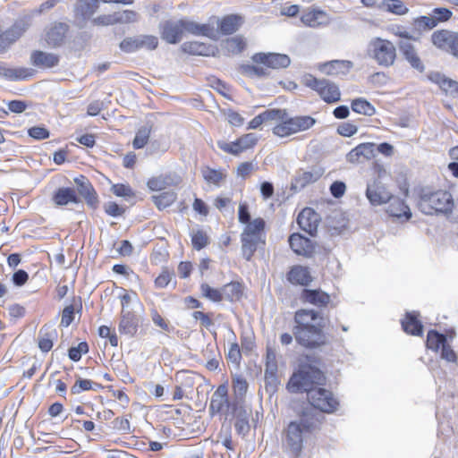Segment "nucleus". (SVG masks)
Returning <instances> with one entry per match:
<instances>
[{"mask_svg":"<svg viewBox=\"0 0 458 458\" xmlns=\"http://www.w3.org/2000/svg\"><path fill=\"white\" fill-rule=\"evenodd\" d=\"M183 20L184 32L194 36H204L212 39H216L217 32L210 24H199L188 19Z\"/></svg>","mask_w":458,"mask_h":458,"instance_id":"obj_25","label":"nucleus"},{"mask_svg":"<svg viewBox=\"0 0 458 458\" xmlns=\"http://www.w3.org/2000/svg\"><path fill=\"white\" fill-rule=\"evenodd\" d=\"M248 383L242 376H236L233 379V389L237 396L242 397L248 390Z\"/></svg>","mask_w":458,"mask_h":458,"instance_id":"obj_60","label":"nucleus"},{"mask_svg":"<svg viewBox=\"0 0 458 458\" xmlns=\"http://www.w3.org/2000/svg\"><path fill=\"white\" fill-rule=\"evenodd\" d=\"M242 23L241 16L236 14H230L225 16L219 23V29L222 34L230 35L234 33Z\"/></svg>","mask_w":458,"mask_h":458,"instance_id":"obj_37","label":"nucleus"},{"mask_svg":"<svg viewBox=\"0 0 458 458\" xmlns=\"http://www.w3.org/2000/svg\"><path fill=\"white\" fill-rule=\"evenodd\" d=\"M316 123V120L310 115H299L289 117L286 113L285 118L282 123L276 124L272 131L278 137H288L290 135L304 131L311 128Z\"/></svg>","mask_w":458,"mask_h":458,"instance_id":"obj_6","label":"nucleus"},{"mask_svg":"<svg viewBox=\"0 0 458 458\" xmlns=\"http://www.w3.org/2000/svg\"><path fill=\"white\" fill-rule=\"evenodd\" d=\"M57 330L52 325H44L38 335V348L43 352H49L54 344V341L57 339Z\"/></svg>","mask_w":458,"mask_h":458,"instance_id":"obj_26","label":"nucleus"},{"mask_svg":"<svg viewBox=\"0 0 458 458\" xmlns=\"http://www.w3.org/2000/svg\"><path fill=\"white\" fill-rule=\"evenodd\" d=\"M150 135V128L148 126H142L136 132L135 138L133 140L132 145L136 149L143 148L149 138Z\"/></svg>","mask_w":458,"mask_h":458,"instance_id":"obj_50","label":"nucleus"},{"mask_svg":"<svg viewBox=\"0 0 458 458\" xmlns=\"http://www.w3.org/2000/svg\"><path fill=\"white\" fill-rule=\"evenodd\" d=\"M319 220V215L310 208L302 209L297 217L300 228L311 236L317 233Z\"/></svg>","mask_w":458,"mask_h":458,"instance_id":"obj_14","label":"nucleus"},{"mask_svg":"<svg viewBox=\"0 0 458 458\" xmlns=\"http://www.w3.org/2000/svg\"><path fill=\"white\" fill-rule=\"evenodd\" d=\"M179 182V179L177 181H174L170 176H158L151 178L148 181V187L151 191H162L165 189L167 186L172 184H177Z\"/></svg>","mask_w":458,"mask_h":458,"instance_id":"obj_48","label":"nucleus"},{"mask_svg":"<svg viewBox=\"0 0 458 458\" xmlns=\"http://www.w3.org/2000/svg\"><path fill=\"white\" fill-rule=\"evenodd\" d=\"M307 398L313 408L322 412L332 413L336 411L339 405L333 393L322 387L309 390Z\"/></svg>","mask_w":458,"mask_h":458,"instance_id":"obj_8","label":"nucleus"},{"mask_svg":"<svg viewBox=\"0 0 458 458\" xmlns=\"http://www.w3.org/2000/svg\"><path fill=\"white\" fill-rule=\"evenodd\" d=\"M150 316L153 323L165 332L170 333L174 330V327L169 325V322L166 321L156 310H151Z\"/></svg>","mask_w":458,"mask_h":458,"instance_id":"obj_62","label":"nucleus"},{"mask_svg":"<svg viewBox=\"0 0 458 458\" xmlns=\"http://www.w3.org/2000/svg\"><path fill=\"white\" fill-rule=\"evenodd\" d=\"M428 77L429 81L437 84L446 95L458 98V81L446 78L437 72H431Z\"/></svg>","mask_w":458,"mask_h":458,"instance_id":"obj_24","label":"nucleus"},{"mask_svg":"<svg viewBox=\"0 0 458 458\" xmlns=\"http://www.w3.org/2000/svg\"><path fill=\"white\" fill-rule=\"evenodd\" d=\"M388 206L386 213L394 217L409 219L411 216V212L409 207L400 198L391 196V199L388 200Z\"/></svg>","mask_w":458,"mask_h":458,"instance_id":"obj_31","label":"nucleus"},{"mask_svg":"<svg viewBox=\"0 0 458 458\" xmlns=\"http://www.w3.org/2000/svg\"><path fill=\"white\" fill-rule=\"evenodd\" d=\"M351 107L353 112L367 116H372L376 113L375 107L363 98L353 99Z\"/></svg>","mask_w":458,"mask_h":458,"instance_id":"obj_43","label":"nucleus"},{"mask_svg":"<svg viewBox=\"0 0 458 458\" xmlns=\"http://www.w3.org/2000/svg\"><path fill=\"white\" fill-rule=\"evenodd\" d=\"M111 191L117 197H132L134 192L128 184L116 183L111 187Z\"/></svg>","mask_w":458,"mask_h":458,"instance_id":"obj_64","label":"nucleus"},{"mask_svg":"<svg viewBox=\"0 0 458 458\" xmlns=\"http://www.w3.org/2000/svg\"><path fill=\"white\" fill-rule=\"evenodd\" d=\"M447 342L446 335L444 334H440L437 331L430 330L428 333L427 336V347L435 352H437L438 349L443 347V345Z\"/></svg>","mask_w":458,"mask_h":458,"instance_id":"obj_45","label":"nucleus"},{"mask_svg":"<svg viewBox=\"0 0 458 458\" xmlns=\"http://www.w3.org/2000/svg\"><path fill=\"white\" fill-rule=\"evenodd\" d=\"M74 183L77 187L78 194L84 199L86 204L89 208L96 209L99 200L98 193L90 181L86 176L80 175L74 178Z\"/></svg>","mask_w":458,"mask_h":458,"instance_id":"obj_11","label":"nucleus"},{"mask_svg":"<svg viewBox=\"0 0 458 458\" xmlns=\"http://www.w3.org/2000/svg\"><path fill=\"white\" fill-rule=\"evenodd\" d=\"M177 199V194L174 191H164L158 195L152 196V201L159 210H163L171 206Z\"/></svg>","mask_w":458,"mask_h":458,"instance_id":"obj_42","label":"nucleus"},{"mask_svg":"<svg viewBox=\"0 0 458 458\" xmlns=\"http://www.w3.org/2000/svg\"><path fill=\"white\" fill-rule=\"evenodd\" d=\"M256 64H261L267 68L281 69L286 68L291 64V59L287 55L277 53H258L252 56Z\"/></svg>","mask_w":458,"mask_h":458,"instance_id":"obj_12","label":"nucleus"},{"mask_svg":"<svg viewBox=\"0 0 458 458\" xmlns=\"http://www.w3.org/2000/svg\"><path fill=\"white\" fill-rule=\"evenodd\" d=\"M19 26L15 24L11 30L0 34V54H4L21 37Z\"/></svg>","mask_w":458,"mask_h":458,"instance_id":"obj_41","label":"nucleus"},{"mask_svg":"<svg viewBox=\"0 0 458 458\" xmlns=\"http://www.w3.org/2000/svg\"><path fill=\"white\" fill-rule=\"evenodd\" d=\"M246 43L242 37H233L226 40V47L233 54H239L245 48Z\"/></svg>","mask_w":458,"mask_h":458,"instance_id":"obj_58","label":"nucleus"},{"mask_svg":"<svg viewBox=\"0 0 458 458\" xmlns=\"http://www.w3.org/2000/svg\"><path fill=\"white\" fill-rule=\"evenodd\" d=\"M391 196L392 194L379 181L375 180L367 185L366 197L373 206L387 203L391 199Z\"/></svg>","mask_w":458,"mask_h":458,"instance_id":"obj_13","label":"nucleus"},{"mask_svg":"<svg viewBox=\"0 0 458 458\" xmlns=\"http://www.w3.org/2000/svg\"><path fill=\"white\" fill-rule=\"evenodd\" d=\"M119 47H120V49L125 53L135 52V51L140 49V38H139V36L125 38L120 43Z\"/></svg>","mask_w":458,"mask_h":458,"instance_id":"obj_55","label":"nucleus"},{"mask_svg":"<svg viewBox=\"0 0 458 458\" xmlns=\"http://www.w3.org/2000/svg\"><path fill=\"white\" fill-rule=\"evenodd\" d=\"M291 249L297 254L304 257H310L314 252L312 242L300 233H293L289 237Z\"/></svg>","mask_w":458,"mask_h":458,"instance_id":"obj_19","label":"nucleus"},{"mask_svg":"<svg viewBox=\"0 0 458 458\" xmlns=\"http://www.w3.org/2000/svg\"><path fill=\"white\" fill-rule=\"evenodd\" d=\"M325 381L323 372L313 366L301 365L299 370L291 377L287 389L291 393L306 392L315 388L314 385H321Z\"/></svg>","mask_w":458,"mask_h":458,"instance_id":"obj_3","label":"nucleus"},{"mask_svg":"<svg viewBox=\"0 0 458 458\" xmlns=\"http://www.w3.org/2000/svg\"><path fill=\"white\" fill-rule=\"evenodd\" d=\"M222 300L238 301L242 296V285L238 282H231L221 288Z\"/></svg>","mask_w":458,"mask_h":458,"instance_id":"obj_39","label":"nucleus"},{"mask_svg":"<svg viewBox=\"0 0 458 458\" xmlns=\"http://www.w3.org/2000/svg\"><path fill=\"white\" fill-rule=\"evenodd\" d=\"M181 48L184 53L195 55L208 56L213 54V48L211 46H208L207 44L199 41L184 42L181 46Z\"/></svg>","mask_w":458,"mask_h":458,"instance_id":"obj_36","label":"nucleus"},{"mask_svg":"<svg viewBox=\"0 0 458 458\" xmlns=\"http://www.w3.org/2000/svg\"><path fill=\"white\" fill-rule=\"evenodd\" d=\"M217 147L222 149L223 151L238 156L242 152H243V149L242 146L240 145L239 140H236L235 141L232 142H225L223 140L217 141Z\"/></svg>","mask_w":458,"mask_h":458,"instance_id":"obj_54","label":"nucleus"},{"mask_svg":"<svg viewBox=\"0 0 458 458\" xmlns=\"http://www.w3.org/2000/svg\"><path fill=\"white\" fill-rule=\"evenodd\" d=\"M228 389L225 385H220L213 393L210 400L208 411L211 415L228 410L230 403L228 401Z\"/></svg>","mask_w":458,"mask_h":458,"instance_id":"obj_16","label":"nucleus"},{"mask_svg":"<svg viewBox=\"0 0 458 458\" xmlns=\"http://www.w3.org/2000/svg\"><path fill=\"white\" fill-rule=\"evenodd\" d=\"M432 44L458 58V32L448 30H436L431 35Z\"/></svg>","mask_w":458,"mask_h":458,"instance_id":"obj_9","label":"nucleus"},{"mask_svg":"<svg viewBox=\"0 0 458 458\" xmlns=\"http://www.w3.org/2000/svg\"><path fill=\"white\" fill-rule=\"evenodd\" d=\"M375 148L374 143H361L347 154V161L355 164L361 162L362 159L369 160L375 156Z\"/></svg>","mask_w":458,"mask_h":458,"instance_id":"obj_23","label":"nucleus"},{"mask_svg":"<svg viewBox=\"0 0 458 458\" xmlns=\"http://www.w3.org/2000/svg\"><path fill=\"white\" fill-rule=\"evenodd\" d=\"M384 5L388 12L397 15H403L409 11L401 0H385Z\"/></svg>","mask_w":458,"mask_h":458,"instance_id":"obj_52","label":"nucleus"},{"mask_svg":"<svg viewBox=\"0 0 458 458\" xmlns=\"http://www.w3.org/2000/svg\"><path fill=\"white\" fill-rule=\"evenodd\" d=\"M233 413L235 418L234 428L239 435L245 436L250 431V418L251 416V409L242 404H234Z\"/></svg>","mask_w":458,"mask_h":458,"instance_id":"obj_15","label":"nucleus"},{"mask_svg":"<svg viewBox=\"0 0 458 458\" xmlns=\"http://www.w3.org/2000/svg\"><path fill=\"white\" fill-rule=\"evenodd\" d=\"M307 87L318 93L321 98L327 103H335L340 100L341 93L338 86L326 79H317L309 74L304 79Z\"/></svg>","mask_w":458,"mask_h":458,"instance_id":"obj_7","label":"nucleus"},{"mask_svg":"<svg viewBox=\"0 0 458 458\" xmlns=\"http://www.w3.org/2000/svg\"><path fill=\"white\" fill-rule=\"evenodd\" d=\"M89 352V345L86 342L80 343L76 347H71L68 350V356L73 361H79L83 353Z\"/></svg>","mask_w":458,"mask_h":458,"instance_id":"obj_59","label":"nucleus"},{"mask_svg":"<svg viewBox=\"0 0 458 458\" xmlns=\"http://www.w3.org/2000/svg\"><path fill=\"white\" fill-rule=\"evenodd\" d=\"M30 62L36 67L53 68L58 64L59 56L53 53L36 50L30 55Z\"/></svg>","mask_w":458,"mask_h":458,"instance_id":"obj_27","label":"nucleus"},{"mask_svg":"<svg viewBox=\"0 0 458 458\" xmlns=\"http://www.w3.org/2000/svg\"><path fill=\"white\" fill-rule=\"evenodd\" d=\"M191 243L195 250H200L210 243V239L208 233L202 230H192L191 233Z\"/></svg>","mask_w":458,"mask_h":458,"instance_id":"obj_44","label":"nucleus"},{"mask_svg":"<svg viewBox=\"0 0 458 458\" xmlns=\"http://www.w3.org/2000/svg\"><path fill=\"white\" fill-rule=\"evenodd\" d=\"M98 6V0H77L73 8L74 16L85 22L91 19Z\"/></svg>","mask_w":458,"mask_h":458,"instance_id":"obj_20","label":"nucleus"},{"mask_svg":"<svg viewBox=\"0 0 458 458\" xmlns=\"http://www.w3.org/2000/svg\"><path fill=\"white\" fill-rule=\"evenodd\" d=\"M315 427V420L313 419L308 418L307 411H304L301 416L300 421H292L289 423L285 430L284 443L287 449L293 454V456H299L302 450L303 432L310 431Z\"/></svg>","mask_w":458,"mask_h":458,"instance_id":"obj_4","label":"nucleus"},{"mask_svg":"<svg viewBox=\"0 0 458 458\" xmlns=\"http://www.w3.org/2000/svg\"><path fill=\"white\" fill-rule=\"evenodd\" d=\"M242 233H247L250 236H259L262 238L263 231L265 228V221L264 219L259 217L249 223L245 224Z\"/></svg>","mask_w":458,"mask_h":458,"instance_id":"obj_47","label":"nucleus"},{"mask_svg":"<svg viewBox=\"0 0 458 458\" xmlns=\"http://www.w3.org/2000/svg\"><path fill=\"white\" fill-rule=\"evenodd\" d=\"M352 67V63L347 60H333L319 65V70L327 75H345Z\"/></svg>","mask_w":458,"mask_h":458,"instance_id":"obj_28","label":"nucleus"},{"mask_svg":"<svg viewBox=\"0 0 458 458\" xmlns=\"http://www.w3.org/2000/svg\"><path fill=\"white\" fill-rule=\"evenodd\" d=\"M403 329L412 335H421L423 326L417 318L415 312H407L405 318L402 321Z\"/></svg>","mask_w":458,"mask_h":458,"instance_id":"obj_35","label":"nucleus"},{"mask_svg":"<svg viewBox=\"0 0 458 458\" xmlns=\"http://www.w3.org/2000/svg\"><path fill=\"white\" fill-rule=\"evenodd\" d=\"M138 14L131 10H123L122 12L114 13V24L117 23H131L137 21Z\"/></svg>","mask_w":458,"mask_h":458,"instance_id":"obj_51","label":"nucleus"},{"mask_svg":"<svg viewBox=\"0 0 458 458\" xmlns=\"http://www.w3.org/2000/svg\"><path fill=\"white\" fill-rule=\"evenodd\" d=\"M52 201L56 206H65L69 203L78 204L81 202L76 191L70 187L58 188L52 196Z\"/></svg>","mask_w":458,"mask_h":458,"instance_id":"obj_29","label":"nucleus"},{"mask_svg":"<svg viewBox=\"0 0 458 458\" xmlns=\"http://www.w3.org/2000/svg\"><path fill=\"white\" fill-rule=\"evenodd\" d=\"M277 361L276 351L270 347L267 348L265 378L269 383L276 381Z\"/></svg>","mask_w":458,"mask_h":458,"instance_id":"obj_34","label":"nucleus"},{"mask_svg":"<svg viewBox=\"0 0 458 458\" xmlns=\"http://www.w3.org/2000/svg\"><path fill=\"white\" fill-rule=\"evenodd\" d=\"M323 174L324 169L320 166H313L309 171L300 170L294 177L293 188L303 189L308 184L317 182Z\"/></svg>","mask_w":458,"mask_h":458,"instance_id":"obj_18","label":"nucleus"},{"mask_svg":"<svg viewBox=\"0 0 458 458\" xmlns=\"http://www.w3.org/2000/svg\"><path fill=\"white\" fill-rule=\"evenodd\" d=\"M139 323L140 319L134 312L122 310L118 330L121 334L132 337L138 332Z\"/></svg>","mask_w":458,"mask_h":458,"instance_id":"obj_17","label":"nucleus"},{"mask_svg":"<svg viewBox=\"0 0 458 458\" xmlns=\"http://www.w3.org/2000/svg\"><path fill=\"white\" fill-rule=\"evenodd\" d=\"M295 326L293 335L296 342L309 349L320 347L327 343L323 332L325 327L324 318L319 311L301 309L295 312Z\"/></svg>","mask_w":458,"mask_h":458,"instance_id":"obj_1","label":"nucleus"},{"mask_svg":"<svg viewBox=\"0 0 458 458\" xmlns=\"http://www.w3.org/2000/svg\"><path fill=\"white\" fill-rule=\"evenodd\" d=\"M242 74L250 78H261L269 75L267 66H256L252 64H243L241 67Z\"/></svg>","mask_w":458,"mask_h":458,"instance_id":"obj_49","label":"nucleus"},{"mask_svg":"<svg viewBox=\"0 0 458 458\" xmlns=\"http://www.w3.org/2000/svg\"><path fill=\"white\" fill-rule=\"evenodd\" d=\"M68 31V25L59 22L52 26L47 33V42L49 46L56 47L63 44L66 32Z\"/></svg>","mask_w":458,"mask_h":458,"instance_id":"obj_33","label":"nucleus"},{"mask_svg":"<svg viewBox=\"0 0 458 458\" xmlns=\"http://www.w3.org/2000/svg\"><path fill=\"white\" fill-rule=\"evenodd\" d=\"M287 279L293 284L307 286L312 281L309 268L302 266H294L287 274Z\"/></svg>","mask_w":458,"mask_h":458,"instance_id":"obj_32","label":"nucleus"},{"mask_svg":"<svg viewBox=\"0 0 458 458\" xmlns=\"http://www.w3.org/2000/svg\"><path fill=\"white\" fill-rule=\"evenodd\" d=\"M94 382L89 379H83L79 377L75 384L71 387V392L72 394H78L81 391H88L91 389H95L93 387Z\"/></svg>","mask_w":458,"mask_h":458,"instance_id":"obj_61","label":"nucleus"},{"mask_svg":"<svg viewBox=\"0 0 458 458\" xmlns=\"http://www.w3.org/2000/svg\"><path fill=\"white\" fill-rule=\"evenodd\" d=\"M140 47L147 50H154L158 46V38L153 35H140Z\"/></svg>","mask_w":458,"mask_h":458,"instance_id":"obj_63","label":"nucleus"},{"mask_svg":"<svg viewBox=\"0 0 458 458\" xmlns=\"http://www.w3.org/2000/svg\"><path fill=\"white\" fill-rule=\"evenodd\" d=\"M368 55L374 59L380 66H392L396 58V49L394 45L386 39L375 38L371 39L368 46Z\"/></svg>","mask_w":458,"mask_h":458,"instance_id":"obj_5","label":"nucleus"},{"mask_svg":"<svg viewBox=\"0 0 458 458\" xmlns=\"http://www.w3.org/2000/svg\"><path fill=\"white\" fill-rule=\"evenodd\" d=\"M201 294L204 298H207L212 301L219 302L222 301L221 289L212 288L206 283L201 284L200 285Z\"/></svg>","mask_w":458,"mask_h":458,"instance_id":"obj_53","label":"nucleus"},{"mask_svg":"<svg viewBox=\"0 0 458 458\" xmlns=\"http://www.w3.org/2000/svg\"><path fill=\"white\" fill-rule=\"evenodd\" d=\"M200 172L204 180L208 183H212L217 186L225 178V175L222 171L213 169L209 166H203Z\"/></svg>","mask_w":458,"mask_h":458,"instance_id":"obj_46","label":"nucleus"},{"mask_svg":"<svg viewBox=\"0 0 458 458\" xmlns=\"http://www.w3.org/2000/svg\"><path fill=\"white\" fill-rule=\"evenodd\" d=\"M0 76L13 81L25 80L31 76V72L29 68H8L0 64Z\"/></svg>","mask_w":458,"mask_h":458,"instance_id":"obj_38","label":"nucleus"},{"mask_svg":"<svg viewBox=\"0 0 458 458\" xmlns=\"http://www.w3.org/2000/svg\"><path fill=\"white\" fill-rule=\"evenodd\" d=\"M301 300L304 303H310L318 308L326 307L330 301V296L320 289H303Z\"/></svg>","mask_w":458,"mask_h":458,"instance_id":"obj_22","label":"nucleus"},{"mask_svg":"<svg viewBox=\"0 0 458 458\" xmlns=\"http://www.w3.org/2000/svg\"><path fill=\"white\" fill-rule=\"evenodd\" d=\"M452 11L445 7H437L434 8L432 10V15L431 18L435 20L436 27L439 22H445L451 19L452 17Z\"/></svg>","mask_w":458,"mask_h":458,"instance_id":"obj_57","label":"nucleus"},{"mask_svg":"<svg viewBox=\"0 0 458 458\" xmlns=\"http://www.w3.org/2000/svg\"><path fill=\"white\" fill-rule=\"evenodd\" d=\"M242 253L243 258L250 261L259 248V244H265V240L259 236H250L247 233L241 234Z\"/></svg>","mask_w":458,"mask_h":458,"instance_id":"obj_30","label":"nucleus"},{"mask_svg":"<svg viewBox=\"0 0 458 458\" xmlns=\"http://www.w3.org/2000/svg\"><path fill=\"white\" fill-rule=\"evenodd\" d=\"M285 109H267L261 113L264 123L270 121H277L282 123L283 119L285 118Z\"/></svg>","mask_w":458,"mask_h":458,"instance_id":"obj_56","label":"nucleus"},{"mask_svg":"<svg viewBox=\"0 0 458 458\" xmlns=\"http://www.w3.org/2000/svg\"><path fill=\"white\" fill-rule=\"evenodd\" d=\"M411 25L414 34H416V37H418L419 38L423 32L434 29L436 27V22L435 20H433L430 15L420 16L413 19Z\"/></svg>","mask_w":458,"mask_h":458,"instance_id":"obj_40","label":"nucleus"},{"mask_svg":"<svg viewBox=\"0 0 458 458\" xmlns=\"http://www.w3.org/2000/svg\"><path fill=\"white\" fill-rule=\"evenodd\" d=\"M184 34L183 20H168L160 24V35L162 39L169 44H176L181 41Z\"/></svg>","mask_w":458,"mask_h":458,"instance_id":"obj_10","label":"nucleus"},{"mask_svg":"<svg viewBox=\"0 0 458 458\" xmlns=\"http://www.w3.org/2000/svg\"><path fill=\"white\" fill-rule=\"evenodd\" d=\"M398 47L400 53L403 55L410 65L420 72H423L425 66L419 56L415 47L409 41H401Z\"/></svg>","mask_w":458,"mask_h":458,"instance_id":"obj_21","label":"nucleus"},{"mask_svg":"<svg viewBox=\"0 0 458 458\" xmlns=\"http://www.w3.org/2000/svg\"><path fill=\"white\" fill-rule=\"evenodd\" d=\"M420 210L426 215L452 213L454 207L452 194L445 190L422 188L418 201Z\"/></svg>","mask_w":458,"mask_h":458,"instance_id":"obj_2","label":"nucleus"}]
</instances>
